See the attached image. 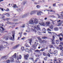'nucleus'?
Wrapping results in <instances>:
<instances>
[{"label":"nucleus","instance_id":"f257e3e1","mask_svg":"<svg viewBox=\"0 0 63 63\" xmlns=\"http://www.w3.org/2000/svg\"><path fill=\"white\" fill-rule=\"evenodd\" d=\"M12 37L10 36L9 37V39L10 40H12L13 41L14 40H15V31H13L12 32Z\"/></svg>","mask_w":63,"mask_h":63},{"label":"nucleus","instance_id":"f03ea898","mask_svg":"<svg viewBox=\"0 0 63 63\" xmlns=\"http://www.w3.org/2000/svg\"><path fill=\"white\" fill-rule=\"evenodd\" d=\"M29 15V13H25L22 16V18H25V17H26L28 16Z\"/></svg>","mask_w":63,"mask_h":63},{"label":"nucleus","instance_id":"7ed1b4c3","mask_svg":"<svg viewBox=\"0 0 63 63\" xmlns=\"http://www.w3.org/2000/svg\"><path fill=\"white\" fill-rule=\"evenodd\" d=\"M37 28H36V27H34V28L35 29H36L37 31L40 30V26L39 25H37Z\"/></svg>","mask_w":63,"mask_h":63},{"label":"nucleus","instance_id":"20e7f679","mask_svg":"<svg viewBox=\"0 0 63 63\" xmlns=\"http://www.w3.org/2000/svg\"><path fill=\"white\" fill-rule=\"evenodd\" d=\"M36 12H37V11L33 10L31 12L30 14L31 15H32L33 14H34Z\"/></svg>","mask_w":63,"mask_h":63},{"label":"nucleus","instance_id":"39448f33","mask_svg":"<svg viewBox=\"0 0 63 63\" xmlns=\"http://www.w3.org/2000/svg\"><path fill=\"white\" fill-rule=\"evenodd\" d=\"M0 28H1L2 30L0 29V32L1 33H3V31H5V30H6V29H4V28H3V27H0Z\"/></svg>","mask_w":63,"mask_h":63},{"label":"nucleus","instance_id":"423d86ee","mask_svg":"<svg viewBox=\"0 0 63 63\" xmlns=\"http://www.w3.org/2000/svg\"><path fill=\"white\" fill-rule=\"evenodd\" d=\"M37 39H38L39 41V42L40 43H43V40H42V39H41V38L40 37H37Z\"/></svg>","mask_w":63,"mask_h":63},{"label":"nucleus","instance_id":"0eeeda50","mask_svg":"<svg viewBox=\"0 0 63 63\" xmlns=\"http://www.w3.org/2000/svg\"><path fill=\"white\" fill-rule=\"evenodd\" d=\"M28 57H29V55L28 54H27L26 55H25L24 56V57L26 60H27L28 59Z\"/></svg>","mask_w":63,"mask_h":63},{"label":"nucleus","instance_id":"6e6552de","mask_svg":"<svg viewBox=\"0 0 63 63\" xmlns=\"http://www.w3.org/2000/svg\"><path fill=\"white\" fill-rule=\"evenodd\" d=\"M8 57L7 56H3L1 58V59H7L8 58Z\"/></svg>","mask_w":63,"mask_h":63},{"label":"nucleus","instance_id":"1a4fd4ad","mask_svg":"<svg viewBox=\"0 0 63 63\" xmlns=\"http://www.w3.org/2000/svg\"><path fill=\"white\" fill-rule=\"evenodd\" d=\"M34 24V22L33 21V20H31L30 21L29 24Z\"/></svg>","mask_w":63,"mask_h":63},{"label":"nucleus","instance_id":"9d476101","mask_svg":"<svg viewBox=\"0 0 63 63\" xmlns=\"http://www.w3.org/2000/svg\"><path fill=\"white\" fill-rule=\"evenodd\" d=\"M34 23H35V24H37V23H38V21L37 19H35L34 20Z\"/></svg>","mask_w":63,"mask_h":63},{"label":"nucleus","instance_id":"9b49d317","mask_svg":"<svg viewBox=\"0 0 63 63\" xmlns=\"http://www.w3.org/2000/svg\"><path fill=\"white\" fill-rule=\"evenodd\" d=\"M19 46V44H18L17 45H16V46H14L13 47V49H15V48H17V47H18V46Z\"/></svg>","mask_w":63,"mask_h":63},{"label":"nucleus","instance_id":"f8f14e48","mask_svg":"<svg viewBox=\"0 0 63 63\" xmlns=\"http://www.w3.org/2000/svg\"><path fill=\"white\" fill-rule=\"evenodd\" d=\"M49 27L50 29H53V26L52 25H50L49 26Z\"/></svg>","mask_w":63,"mask_h":63},{"label":"nucleus","instance_id":"ddd939ff","mask_svg":"<svg viewBox=\"0 0 63 63\" xmlns=\"http://www.w3.org/2000/svg\"><path fill=\"white\" fill-rule=\"evenodd\" d=\"M54 54L55 56H56L57 55V51L56 50L54 51Z\"/></svg>","mask_w":63,"mask_h":63},{"label":"nucleus","instance_id":"4468645a","mask_svg":"<svg viewBox=\"0 0 63 63\" xmlns=\"http://www.w3.org/2000/svg\"><path fill=\"white\" fill-rule=\"evenodd\" d=\"M39 24L41 25H42V26H45V24L44 22H42V23H39Z\"/></svg>","mask_w":63,"mask_h":63},{"label":"nucleus","instance_id":"2eb2a0df","mask_svg":"<svg viewBox=\"0 0 63 63\" xmlns=\"http://www.w3.org/2000/svg\"><path fill=\"white\" fill-rule=\"evenodd\" d=\"M22 10H23V9L22 8H21L20 9L18 8L17 9V11L18 12H20V11H22Z\"/></svg>","mask_w":63,"mask_h":63},{"label":"nucleus","instance_id":"dca6fc26","mask_svg":"<svg viewBox=\"0 0 63 63\" xmlns=\"http://www.w3.org/2000/svg\"><path fill=\"white\" fill-rule=\"evenodd\" d=\"M63 42H61L60 43V45L59 47H62V46H63Z\"/></svg>","mask_w":63,"mask_h":63},{"label":"nucleus","instance_id":"f3484780","mask_svg":"<svg viewBox=\"0 0 63 63\" xmlns=\"http://www.w3.org/2000/svg\"><path fill=\"white\" fill-rule=\"evenodd\" d=\"M55 39V37L54 36H53V38L51 39V41L52 42H53L54 41Z\"/></svg>","mask_w":63,"mask_h":63},{"label":"nucleus","instance_id":"a211bd4d","mask_svg":"<svg viewBox=\"0 0 63 63\" xmlns=\"http://www.w3.org/2000/svg\"><path fill=\"white\" fill-rule=\"evenodd\" d=\"M50 23V22H47L46 23V26H48V25H49V24Z\"/></svg>","mask_w":63,"mask_h":63},{"label":"nucleus","instance_id":"6ab92c4d","mask_svg":"<svg viewBox=\"0 0 63 63\" xmlns=\"http://www.w3.org/2000/svg\"><path fill=\"white\" fill-rule=\"evenodd\" d=\"M10 59L11 62H14V59H13V58H10Z\"/></svg>","mask_w":63,"mask_h":63},{"label":"nucleus","instance_id":"aec40b11","mask_svg":"<svg viewBox=\"0 0 63 63\" xmlns=\"http://www.w3.org/2000/svg\"><path fill=\"white\" fill-rule=\"evenodd\" d=\"M49 47L50 48H53L54 49L55 48L53 47V46L52 45H49Z\"/></svg>","mask_w":63,"mask_h":63},{"label":"nucleus","instance_id":"412c9836","mask_svg":"<svg viewBox=\"0 0 63 63\" xmlns=\"http://www.w3.org/2000/svg\"><path fill=\"white\" fill-rule=\"evenodd\" d=\"M28 40L29 41V43L31 45V42H32V39H29Z\"/></svg>","mask_w":63,"mask_h":63},{"label":"nucleus","instance_id":"4be33fe9","mask_svg":"<svg viewBox=\"0 0 63 63\" xmlns=\"http://www.w3.org/2000/svg\"><path fill=\"white\" fill-rule=\"evenodd\" d=\"M54 30L55 31H58V28L57 27H55L54 28Z\"/></svg>","mask_w":63,"mask_h":63},{"label":"nucleus","instance_id":"5701e85b","mask_svg":"<svg viewBox=\"0 0 63 63\" xmlns=\"http://www.w3.org/2000/svg\"><path fill=\"white\" fill-rule=\"evenodd\" d=\"M16 53H15L14 55H13L12 56V57L13 58H16Z\"/></svg>","mask_w":63,"mask_h":63},{"label":"nucleus","instance_id":"b1692460","mask_svg":"<svg viewBox=\"0 0 63 63\" xmlns=\"http://www.w3.org/2000/svg\"><path fill=\"white\" fill-rule=\"evenodd\" d=\"M46 55L47 56H48V57H50V54H49V53H48Z\"/></svg>","mask_w":63,"mask_h":63},{"label":"nucleus","instance_id":"393cba45","mask_svg":"<svg viewBox=\"0 0 63 63\" xmlns=\"http://www.w3.org/2000/svg\"><path fill=\"white\" fill-rule=\"evenodd\" d=\"M37 15L38 16H41V14L39 12H38L37 13Z\"/></svg>","mask_w":63,"mask_h":63},{"label":"nucleus","instance_id":"a878e982","mask_svg":"<svg viewBox=\"0 0 63 63\" xmlns=\"http://www.w3.org/2000/svg\"><path fill=\"white\" fill-rule=\"evenodd\" d=\"M6 63H10L11 62V61L10 60H9L6 61Z\"/></svg>","mask_w":63,"mask_h":63},{"label":"nucleus","instance_id":"bb28decb","mask_svg":"<svg viewBox=\"0 0 63 63\" xmlns=\"http://www.w3.org/2000/svg\"><path fill=\"white\" fill-rule=\"evenodd\" d=\"M58 18H61V19H63V17L60 16L59 15L58 16Z\"/></svg>","mask_w":63,"mask_h":63},{"label":"nucleus","instance_id":"cd10ccee","mask_svg":"<svg viewBox=\"0 0 63 63\" xmlns=\"http://www.w3.org/2000/svg\"><path fill=\"white\" fill-rule=\"evenodd\" d=\"M25 51L26 52H28V51H29V49H28V48H26L25 50Z\"/></svg>","mask_w":63,"mask_h":63},{"label":"nucleus","instance_id":"c85d7f7f","mask_svg":"<svg viewBox=\"0 0 63 63\" xmlns=\"http://www.w3.org/2000/svg\"><path fill=\"white\" fill-rule=\"evenodd\" d=\"M7 14H9V13H6L5 14L4 13L2 14V16H5V15H7Z\"/></svg>","mask_w":63,"mask_h":63},{"label":"nucleus","instance_id":"c756f323","mask_svg":"<svg viewBox=\"0 0 63 63\" xmlns=\"http://www.w3.org/2000/svg\"><path fill=\"white\" fill-rule=\"evenodd\" d=\"M56 33H54L53 32H52L51 33V34H52V35H54V36H55V35H56Z\"/></svg>","mask_w":63,"mask_h":63},{"label":"nucleus","instance_id":"7c9ffc66","mask_svg":"<svg viewBox=\"0 0 63 63\" xmlns=\"http://www.w3.org/2000/svg\"><path fill=\"white\" fill-rule=\"evenodd\" d=\"M25 27V24H23L22 26H21V28H24Z\"/></svg>","mask_w":63,"mask_h":63},{"label":"nucleus","instance_id":"2f4dec72","mask_svg":"<svg viewBox=\"0 0 63 63\" xmlns=\"http://www.w3.org/2000/svg\"><path fill=\"white\" fill-rule=\"evenodd\" d=\"M33 50V48H31L30 49V51L31 52H32V53L33 52V51H32Z\"/></svg>","mask_w":63,"mask_h":63},{"label":"nucleus","instance_id":"473e14b6","mask_svg":"<svg viewBox=\"0 0 63 63\" xmlns=\"http://www.w3.org/2000/svg\"><path fill=\"white\" fill-rule=\"evenodd\" d=\"M21 49L22 51L24 50H25V49H24V47H21Z\"/></svg>","mask_w":63,"mask_h":63},{"label":"nucleus","instance_id":"72a5a7b5","mask_svg":"<svg viewBox=\"0 0 63 63\" xmlns=\"http://www.w3.org/2000/svg\"><path fill=\"white\" fill-rule=\"evenodd\" d=\"M56 43L57 44H59V40H56Z\"/></svg>","mask_w":63,"mask_h":63},{"label":"nucleus","instance_id":"f704fd0d","mask_svg":"<svg viewBox=\"0 0 63 63\" xmlns=\"http://www.w3.org/2000/svg\"><path fill=\"white\" fill-rule=\"evenodd\" d=\"M9 39V37L7 36L5 38V40L6 41H7V40H8V39Z\"/></svg>","mask_w":63,"mask_h":63},{"label":"nucleus","instance_id":"c9c22d12","mask_svg":"<svg viewBox=\"0 0 63 63\" xmlns=\"http://www.w3.org/2000/svg\"><path fill=\"white\" fill-rule=\"evenodd\" d=\"M51 42H52V43L51 44V45H55V43H54V41H51Z\"/></svg>","mask_w":63,"mask_h":63},{"label":"nucleus","instance_id":"e433bc0d","mask_svg":"<svg viewBox=\"0 0 63 63\" xmlns=\"http://www.w3.org/2000/svg\"><path fill=\"white\" fill-rule=\"evenodd\" d=\"M36 7L37 8H38V9H40L41 7L39 5H37L36 6Z\"/></svg>","mask_w":63,"mask_h":63},{"label":"nucleus","instance_id":"4c0bfd02","mask_svg":"<svg viewBox=\"0 0 63 63\" xmlns=\"http://www.w3.org/2000/svg\"><path fill=\"white\" fill-rule=\"evenodd\" d=\"M50 12H53V13H55V11H53L52 10H51L50 11Z\"/></svg>","mask_w":63,"mask_h":63},{"label":"nucleus","instance_id":"58836bf2","mask_svg":"<svg viewBox=\"0 0 63 63\" xmlns=\"http://www.w3.org/2000/svg\"><path fill=\"white\" fill-rule=\"evenodd\" d=\"M22 32H21V33H20V32L19 33V34H20V37H21V36L22 35Z\"/></svg>","mask_w":63,"mask_h":63},{"label":"nucleus","instance_id":"ea45409f","mask_svg":"<svg viewBox=\"0 0 63 63\" xmlns=\"http://www.w3.org/2000/svg\"><path fill=\"white\" fill-rule=\"evenodd\" d=\"M47 37L43 36L42 37V39H47Z\"/></svg>","mask_w":63,"mask_h":63},{"label":"nucleus","instance_id":"a19ab883","mask_svg":"<svg viewBox=\"0 0 63 63\" xmlns=\"http://www.w3.org/2000/svg\"><path fill=\"white\" fill-rule=\"evenodd\" d=\"M32 47L35 49L36 48V46L35 45H33L32 46Z\"/></svg>","mask_w":63,"mask_h":63},{"label":"nucleus","instance_id":"79ce46f5","mask_svg":"<svg viewBox=\"0 0 63 63\" xmlns=\"http://www.w3.org/2000/svg\"><path fill=\"white\" fill-rule=\"evenodd\" d=\"M3 44H8V43H7V42L6 41H3Z\"/></svg>","mask_w":63,"mask_h":63},{"label":"nucleus","instance_id":"37998d69","mask_svg":"<svg viewBox=\"0 0 63 63\" xmlns=\"http://www.w3.org/2000/svg\"><path fill=\"white\" fill-rule=\"evenodd\" d=\"M45 48H42V49H41L40 51H43L44 50H45Z\"/></svg>","mask_w":63,"mask_h":63},{"label":"nucleus","instance_id":"c03bdc74","mask_svg":"<svg viewBox=\"0 0 63 63\" xmlns=\"http://www.w3.org/2000/svg\"><path fill=\"white\" fill-rule=\"evenodd\" d=\"M19 59H21V57H21V55H20L19 56Z\"/></svg>","mask_w":63,"mask_h":63},{"label":"nucleus","instance_id":"a18cd8bd","mask_svg":"<svg viewBox=\"0 0 63 63\" xmlns=\"http://www.w3.org/2000/svg\"><path fill=\"white\" fill-rule=\"evenodd\" d=\"M42 30L43 31H46V30L44 28H43V29H42Z\"/></svg>","mask_w":63,"mask_h":63},{"label":"nucleus","instance_id":"49530a36","mask_svg":"<svg viewBox=\"0 0 63 63\" xmlns=\"http://www.w3.org/2000/svg\"><path fill=\"white\" fill-rule=\"evenodd\" d=\"M62 23L63 24V21L61 22V23H59V25H58V26H60V25L61 24H62Z\"/></svg>","mask_w":63,"mask_h":63},{"label":"nucleus","instance_id":"de8ad7c7","mask_svg":"<svg viewBox=\"0 0 63 63\" xmlns=\"http://www.w3.org/2000/svg\"><path fill=\"white\" fill-rule=\"evenodd\" d=\"M59 40L61 41H62V38L61 37H59Z\"/></svg>","mask_w":63,"mask_h":63},{"label":"nucleus","instance_id":"09e8293b","mask_svg":"<svg viewBox=\"0 0 63 63\" xmlns=\"http://www.w3.org/2000/svg\"><path fill=\"white\" fill-rule=\"evenodd\" d=\"M38 34L39 35H42V33L40 32H38Z\"/></svg>","mask_w":63,"mask_h":63},{"label":"nucleus","instance_id":"8fccbe9b","mask_svg":"<svg viewBox=\"0 0 63 63\" xmlns=\"http://www.w3.org/2000/svg\"><path fill=\"white\" fill-rule=\"evenodd\" d=\"M43 55L44 56H46V54L44 52H43Z\"/></svg>","mask_w":63,"mask_h":63},{"label":"nucleus","instance_id":"3c124183","mask_svg":"<svg viewBox=\"0 0 63 63\" xmlns=\"http://www.w3.org/2000/svg\"><path fill=\"white\" fill-rule=\"evenodd\" d=\"M26 3V1H24L23 4V5H24Z\"/></svg>","mask_w":63,"mask_h":63},{"label":"nucleus","instance_id":"603ef678","mask_svg":"<svg viewBox=\"0 0 63 63\" xmlns=\"http://www.w3.org/2000/svg\"><path fill=\"white\" fill-rule=\"evenodd\" d=\"M18 20L17 19H14V21H17Z\"/></svg>","mask_w":63,"mask_h":63},{"label":"nucleus","instance_id":"864d4df0","mask_svg":"<svg viewBox=\"0 0 63 63\" xmlns=\"http://www.w3.org/2000/svg\"><path fill=\"white\" fill-rule=\"evenodd\" d=\"M31 57L30 59H31L32 60H33V59H34V58L33 57Z\"/></svg>","mask_w":63,"mask_h":63},{"label":"nucleus","instance_id":"5fc2aeb1","mask_svg":"<svg viewBox=\"0 0 63 63\" xmlns=\"http://www.w3.org/2000/svg\"><path fill=\"white\" fill-rule=\"evenodd\" d=\"M47 31H51V30L49 29V28H48L47 29Z\"/></svg>","mask_w":63,"mask_h":63},{"label":"nucleus","instance_id":"6e6d98bb","mask_svg":"<svg viewBox=\"0 0 63 63\" xmlns=\"http://www.w3.org/2000/svg\"><path fill=\"white\" fill-rule=\"evenodd\" d=\"M47 58L46 57L44 58V60L46 61L47 60Z\"/></svg>","mask_w":63,"mask_h":63},{"label":"nucleus","instance_id":"4d7b16f0","mask_svg":"<svg viewBox=\"0 0 63 63\" xmlns=\"http://www.w3.org/2000/svg\"><path fill=\"white\" fill-rule=\"evenodd\" d=\"M54 60L55 61H56V58H54Z\"/></svg>","mask_w":63,"mask_h":63},{"label":"nucleus","instance_id":"13d9d810","mask_svg":"<svg viewBox=\"0 0 63 63\" xmlns=\"http://www.w3.org/2000/svg\"><path fill=\"white\" fill-rule=\"evenodd\" d=\"M0 9L1 11H4V9H3V8H0Z\"/></svg>","mask_w":63,"mask_h":63},{"label":"nucleus","instance_id":"bf43d9fd","mask_svg":"<svg viewBox=\"0 0 63 63\" xmlns=\"http://www.w3.org/2000/svg\"><path fill=\"white\" fill-rule=\"evenodd\" d=\"M22 23V22H19L18 23H15V24H19V23Z\"/></svg>","mask_w":63,"mask_h":63},{"label":"nucleus","instance_id":"052dcab7","mask_svg":"<svg viewBox=\"0 0 63 63\" xmlns=\"http://www.w3.org/2000/svg\"><path fill=\"white\" fill-rule=\"evenodd\" d=\"M35 52H40V51H39V50H35Z\"/></svg>","mask_w":63,"mask_h":63},{"label":"nucleus","instance_id":"680f3d73","mask_svg":"<svg viewBox=\"0 0 63 63\" xmlns=\"http://www.w3.org/2000/svg\"><path fill=\"white\" fill-rule=\"evenodd\" d=\"M60 35H61V36H62V37H63V34H62V33H60Z\"/></svg>","mask_w":63,"mask_h":63},{"label":"nucleus","instance_id":"e2e57ef3","mask_svg":"<svg viewBox=\"0 0 63 63\" xmlns=\"http://www.w3.org/2000/svg\"><path fill=\"white\" fill-rule=\"evenodd\" d=\"M39 12L40 13H41V14H43V12L41 11H40Z\"/></svg>","mask_w":63,"mask_h":63},{"label":"nucleus","instance_id":"0e129e2a","mask_svg":"<svg viewBox=\"0 0 63 63\" xmlns=\"http://www.w3.org/2000/svg\"><path fill=\"white\" fill-rule=\"evenodd\" d=\"M24 39H25V37H24L23 38H21V40H24Z\"/></svg>","mask_w":63,"mask_h":63},{"label":"nucleus","instance_id":"69168bd1","mask_svg":"<svg viewBox=\"0 0 63 63\" xmlns=\"http://www.w3.org/2000/svg\"><path fill=\"white\" fill-rule=\"evenodd\" d=\"M52 15H50L49 16V17H52Z\"/></svg>","mask_w":63,"mask_h":63},{"label":"nucleus","instance_id":"338daca9","mask_svg":"<svg viewBox=\"0 0 63 63\" xmlns=\"http://www.w3.org/2000/svg\"><path fill=\"white\" fill-rule=\"evenodd\" d=\"M55 5H56V3H55V4H53V6H56Z\"/></svg>","mask_w":63,"mask_h":63},{"label":"nucleus","instance_id":"774afa93","mask_svg":"<svg viewBox=\"0 0 63 63\" xmlns=\"http://www.w3.org/2000/svg\"><path fill=\"white\" fill-rule=\"evenodd\" d=\"M60 55L61 56H63V53H61Z\"/></svg>","mask_w":63,"mask_h":63}]
</instances>
